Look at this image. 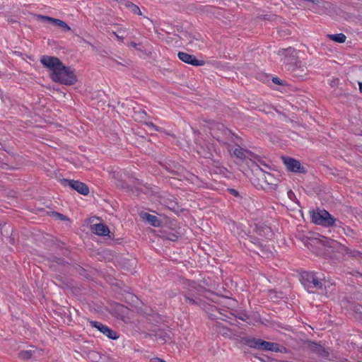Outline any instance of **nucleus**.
Returning a JSON list of instances; mask_svg holds the SVG:
<instances>
[{
  "mask_svg": "<svg viewBox=\"0 0 362 362\" xmlns=\"http://www.w3.org/2000/svg\"><path fill=\"white\" fill-rule=\"evenodd\" d=\"M245 344L250 348L262 351H279V344L267 341L261 339L250 338L245 340Z\"/></svg>",
  "mask_w": 362,
  "mask_h": 362,
  "instance_id": "20e7f679",
  "label": "nucleus"
},
{
  "mask_svg": "<svg viewBox=\"0 0 362 362\" xmlns=\"http://www.w3.org/2000/svg\"><path fill=\"white\" fill-rule=\"evenodd\" d=\"M114 311L117 317H123L127 313V308L121 304H117L114 308Z\"/></svg>",
  "mask_w": 362,
  "mask_h": 362,
  "instance_id": "a211bd4d",
  "label": "nucleus"
},
{
  "mask_svg": "<svg viewBox=\"0 0 362 362\" xmlns=\"http://www.w3.org/2000/svg\"><path fill=\"white\" fill-rule=\"evenodd\" d=\"M317 349H319L320 355H322V356H328V352L325 351L324 349H322V346H320Z\"/></svg>",
  "mask_w": 362,
  "mask_h": 362,
  "instance_id": "7c9ffc66",
  "label": "nucleus"
},
{
  "mask_svg": "<svg viewBox=\"0 0 362 362\" xmlns=\"http://www.w3.org/2000/svg\"><path fill=\"white\" fill-rule=\"evenodd\" d=\"M258 162H259V164H257H257L255 165L256 168L254 170L255 171V173H259V168H258L257 165H259L260 168H262V169H264V170H266L267 171L268 170H270V167H269V165H267V164H266L263 160H258Z\"/></svg>",
  "mask_w": 362,
  "mask_h": 362,
  "instance_id": "b1692460",
  "label": "nucleus"
},
{
  "mask_svg": "<svg viewBox=\"0 0 362 362\" xmlns=\"http://www.w3.org/2000/svg\"><path fill=\"white\" fill-rule=\"evenodd\" d=\"M177 56L181 61L193 66H203L205 64L204 61L198 60L194 55L186 52H178Z\"/></svg>",
  "mask_w": 362,
  "mask_h": 362,
  "instance_id": "9b49d317",
  "label": "nucleus"
},
{
  "mask_svg": "<svg viewBox=\"0 0 362 362\" xmlns=\"http://www.w3.org/2000/svg\"><path fill=\"white\" fill-rule=\"evenodd\" d=\"M166 169H167V170H168V171H170V172H172V173H174V170H171V169H170V168H168V167H166Z\"/></svg>",
  "mask_w": 362,
  "mask_h": 362,
  "instance_id": "09e8293b",
  "label": "nucleus"
},
{
  "mask_svg": "<svg viewBox=\"0 0 362 362\" xmlns=\"http://www.w3.org/2000/svg\"><path fill=\"white\" fill-rule=\"evenodd\" d=\"M144 218L146 221L153 226L158 227L160 226L161 221L158 218L157 216L146 213Z\"/></svg>",
  "mask_w": 362,
  "mask_h": 362,
  "instance_id": "dca6fc26",
  "label": "nucleus"
},
{
  "mask_svg": "<svg viewBox=\"0 0 362 362\" xmlns=\"http://www.w3.org/2000/svg\"><path fill=\"white\" fill-rule=\"evenodd\" d=\"M189 44L191 45L193 48H200L202 45V41L198 38L194 37L189 36Z\"/></svg>",
  "mask_w": 362,
  "mask_h": 362,
  "instance_id": "5701e85b",
  "label": "nucleus"
},
{
  "mask_svg": "<svg viewBox=\"0 0 362 362\" xmlns=\"http://www.w3.org/2000/svg\"><path fill=\"white\" fill-rule=\"evenodd\" d=\"M198 153L205 158H212L213 154L211 151L206 147L200 146L199 149L197 150Z\"/></svg>",
  "mask_w": 362,
  "mask_h": 362,
  "instance_id": "aec40b11",
  "label": "nucleus"
},
{
  "mask_svg": "<svg viewBox=\"0 0 362 362\" xmlns=\"http://www.w3.org/2000/svg\"><path fill=\"white\" fill-rule=\"evenodd\" d=\"M4 226H6V223L2 224L1 223H0V229L1 230H2Z\"/></svg>",
  "mask_w": 362,
  "mask_h": 362,
  "instance_id": "49530a36",
  "label": "nucleus"
},
{
  "mask_svg": "<svg viewBox=\"0 0 362 362\" xmlns=\"http://www.w3.org/2000/svg\"><path fill=\"white\" fill-rule=\"evenodd\" d=\"M54 25L62 28V30H64L65 32L71 30V28L69 27V25L66 23H65L64 21H63L60 19L57 18L56 21H54Z\"/></svg>",
  "mask_w": 362,
  "mask_h": 362,
  "instance_id": "4be33fe9",
  "label": "nucleus"
},
{
  "mask_svg": "<svg viewBox=\"0 0 362 362\" xmlns=\"http://www.w3.org/2000/svg\"><path fill=\"white\" fill-rule=\"evenodd\" d=\"M229 331V329L226 327H223L222 328V331H221V334L223 335H226V334H228V332Z\"/></svg>",
  "mask_w": 362,
  "mask_h": 362,
  "instance_id": "4c0bfd02",
  "label": "nucleus"
},
{
  "mask_svg": "<svg viewBox=\"0 0 362 362\" xmlns=\"http://www.w3.org/2000/svg\"><path fill=\"white\" fill-rule=\"evenodd\" d=\"M87 356L93 361L97 362L100 358L99 354L95 351H90L87 353Z\"/></svg>",
  "mask_w": 362,
  "mask_h": 362,
  "instance_id": "393cba45",
  "label": "nucleus"
},
{
  "mask_svg": "<svg viewBox=\"0 0 362 362\" xmlns=\"http://www.w3.org/2000/svg\"><path fill=\"white\" fill-rule=\"evenodd\" d=\"M185 303H189L190 305H197L198 303L197 300H195L194 298L189 297V296H187V295H185Z\"/></svg>",
  "mask_w": 362,
  "mask_h": 362,
  "instance_id": "c85d7f7f",
  "label": "nucleus"
},
{
  "mask_svg": "<svg viewBox=\"0 0 362 362\" xmlns=\"http://www.w3.org/2000/svg\"><path fill=\"white\" fill-rule=\"evenodd\" d=\"M233 153L236 158H240V160H244L247 157V154L249 153V151L239 147L234 149Z\"/></svg>",
  "mask_w": 362,
  "mask_h": 362,
  "instance_id": "f3484780",
  "label": "nucleus"
},
{
  "mask_svg": "<svg viewBox=\"0 0 362 362\" xmlns=\"http://www.w3.org/2000/svg\"><path fill=\"white\" fill-rule=\"evenodd\" d=\"M211 135L216 138L218 141H221V138L218 136V135H216L215 132H211Z\"/></svg>",
  "mask_w": 362,
  "mask_h": 362,
  "instance_id": "58836bf2",
  "label": "nucleus"
},
{
  "mask_svg": "<svg viewBox=\"0 0 362 362\" xmlns=\"http://www.w3.org/2000/svg\"><path fill=\"white\" fill-rule=\"evenodd\" d=\"M284 69L290 71L291 75L297 78H302L308 74L306 66L297 60L284 66Z\"/></svg>",
  "mask_w": 362,
  "mask_h": 362,
  "instance_id": "423d86ee",
  "label": "nucleus"
},
{
  "mask_svg": "<svg viewBox=\"0 0 362 362\" xmlns=\"http://www.w3.org/2000/svg\"><path fill=\"white\" fill-rule=\"evenodd\" d=\"M39 354V351L37 349L34 350H25L19 352L18 355L21 359L28 360L35 356L36 354Z\"/></svg>",
  "mask_w": 362,
  "mask_h": 362,
  "instance_id": "2eb2a0df",
  "label": "nucleus"
},
{
  "mask_svg": "<svg viewBox=\"0 0 362 362\" xmlns=\"http://www.w3.org/2000/svg\"><path fill=\"white\" fill-rule=\"evenodd\" d=\"M37 18L44 22L51 23L52 24H54V21L57 19V18H52L49 16H42V15L37 16Z\"/></svg>",
  "mask_w": 362,
  "mask_h": 362,
  "instance_id": "bb28decb",
  "label": "nucleus"
},
{
  "mask_svg": "<svg viewBox=\"0 0 362 362\" xmlns=\"http://www.w3.org/2000/svg\"><path fill=\"white\" fill-rule=\"evenodd\" d=\"M228 192L235 197H239V193L235 189H228Z\"/></svg>",
  "mask_w": 362,
  "mask_h": 362,
  "instance_id": "72a5a7b5",
  "label": "nucleus"
},
{
  "mask_svg": "<svg viewBox=\"0 0 362 362\" xmlns=\"http://www.w3.org/2000/svg\"><path fill=\"white\" fill-rule=\"evenodd\" d=\"M281 159L288 171L299 173H305L307 172L305 168L301 165L299 160L288 156H283Z\"/></svg>",
  "mask_w": 362,
  "mask_h": 362,
  "instance_id": "0eeeda50",
  "label": "nucleus"
},
{
  "mask_svg": "<svg viewBox=\"0 0 362 362\" xmlns=\"http://www.w3.org/2000/svg\"><path fill=\"white\" fill-rule=\"evenodd\" d=\"M338 83H339V79H338V78H332V79L330 81V83H329V84H330V86H331L332 87H335V86H337L338 85Z\"/></svg>",
  "mask_w": 362,
  "mask_h": 362,
  "instance_id": "473e14b6",
  "label": "nucleus"
},
{
  "mask_svg": "<svg viewBox=\"0 0 362 362\" xmlns=\"http://www.w3.org/2000/svg\"><path fill=\"white\" fill-rule=\"evenodd\" d=\"M52 215L56 218L62 220V221L69 220L68 218L66 216H64V215H63V214H62L60 213H58V212H55V211L52 212Z\"/></svg>",
  "mask_w": 362,
  "mask_h": 362,
  "instance_id": "cd10ccee",
  "label": "nucleus"
},
{
  "mask_svg": "<svg viewBox=\"0 0 362 362\" xmlns=\"http://www.w3.org/2000/svg\"><path fill=\"white\" fill-rule=\"evenodd\" d=\"M272 81L273 83H274L275 84H277V85H283V81L281 80H280V78H279L278 77H273L272 78Z\"/></svg>",
  "mask_w": 362,
  "mask_h": 362,
  "instance_id": "2f4dec72",
  "label": "nucleus"
},
{
  "mask_svg": "<svg viewBox=\"0 0 362 362\" xmlns=\"http://www.w3.org/2000/svg\"><path fill=\"white\" fill-rule=\"evenodd\" d=\"M257 167L259 173H257V175L262 180V187L269 190L276 189L279 180L266 170L260 168L259 165Z\"/></svg>",
  "mask_w": 362,
  "mask_h": 362,
  "instance_id": "39448f33",
  "label": "nucleus"
},
{
  "mask_svg": "<svg viewBox=\"0 0 362 362\" xmlns=\"http://www.w3.org/2000/svg\"><path fill=\"white\" fill-rule=\"evenodd\" d=\"M310 213L311 221L316 225L331 227L334 226L337 221L333 216L325 209H317V211H313Z\"/></svg>",
  "mask_w": 362,
  "mask_h": 362,
  "instance_id": "7ed1b4c3",
  "label": "nucleus"
},
{
  "mask_svg": "<svg viewBox=\"0 0 362 362\" xmlns=\"http://www.w3.org/2000/svg\"><path fill=\"white\" fill-rule=\"evenodd\" d=\"M196 283L194 281L189 282V286L195 288H196Z\"/></svg>",
  "mask_w": 362,
  "mask_h": 362,
  "instance_id": "a19ab883",
  "label": "nucleus"
},
{
  "mask_svg": "<svg viewBox=\"0 0 362 362\" xmlns=\"http://www.w3.org/2000/svg\"><path fill=\"white\" fill-rule=\"evenodd\" d=\"M290 194H293L292 191H290V192H288V195H289Z\"/></svg>",
  "mask_w": 362,
  "mask_h": 362,
  "instance_id": "3c124183",
  "label": "nucleus"
},
{
  "mask_svg": "<svg viewBox=\"0 0 362 362\" xmlns=\"http://www.w3.org/2000/svg\"><path fill=\"white\" fill-rule=\"evenodd\" d=\"M216 126L217 129L222 131L224 134L229 132V130L225 128V127L223 124H217Z\"/></svg>",
  "mask_w": 362,
  "mask_h": 362,
  "instance_id": "c756f323",
  "label": "nucleus"
},
{
  "mask_svg": "<svg viewBox=\"0 0 362 362\" xmlns=\"http://www.w3.org/2000/svg\"><path fill=\"white\" fill-rule=\"evenodd\" d=\"M295 53L296 49L292 47H289L286 49H280L277 52V54L279 56L284 57L281 61H283L284 66L296 61V56Z\"/></svg>",
  "mask_w": 362,
  "mask_h": 362,
  "instance_id": "1a4fd4ad",
  "label": "nucleus"
},
{
  "mask_svg": "<svg viewBox=\"0 0 362 362\" xmlns=\"http://www.w3.org/2000/svg\"><path fill=\"white\" fill-rule=\"evenodd\" d=\"M151 362H166L165 360L159 358H153L151 360Z\"/></svg>",
  "mask_w": 362,
  "mask_h": 362,
  "instance_id": "e433bc0d",
  "label": "nucleus"
},
{
  "mask_svg": "<svg viewBox=\"0 0 362 362\" xmlns=\"http://www.w3.org/2000/svg\"><path fill=\"white\" fill-rule=\"evenodd\" d=\"M124 5L126 7L129 8L131 11L135 14H138L139 16H141V11H140V8L138 6L135 5L131 1H125Z\"/></svg>",
  "mask_w": 362,
  "mask_h": 362,
  "instance_id": "6ab92c4d",
  "label": "nucleus"
},
{
  "mask_svg": "<svg viewBox=\"0 0 362 362\" xmlns=\"http://www.w3.org/2000/svg\"><path fill=\"white\" fill-rule=\"evenodd\" d=\"M154 336L157 340H160L163 343L168 342L170 340V332L169 330L158 329L156 332Z\"/></svg>",
  "mask_w": 362,
  "mask_h": 362,
  "instance_id": "4468645a",
  "label": "nucleus"
},
{
  "mask_svg": "<svg viewBox=\"0 0 362 362\" xmlns=\"http://www.w3.org/2000/svg\"><path fill=\"white\" fill-rule=\"evenodd\" d=\"M90 324L93 327L96 328L98 331L103 333L104 335L110 339H117L119 338V334L117 332L113 331L107 326L102 324L100 322L97 321H90Z\"/></svg>",
  "mask_w": 362,
  "mask_h": 362,
  "instance_id": "9d476101",
  "label": "nucleus"
},
{
  "mask_svg": "<svg viewBox=\"0 0 362 362\" xmlns=\"http://www.w3.org/2000/svg\"><path fill=\"white\" fill-rule=\"evenodd\" d=\"M109 1H110L111 0H108ZM113 1H116V2H122V1H125L124 0H112Z\"/></svg>",
  "mask_w": 362,
  "mask_h": 362,
  "instance_id": "de8ad7c7",
  "label": "nucleus"
},
{
  "mask_svg": "<svg viewBox=\"0 0 362 362\" xmlns=\"http://www.w3.org/2000/svg\"><path fill=\"white\" fill-rule=\"evenodd\" d=\"M40 62L50 71V78L56 83L66 86H71L76 83L77 76L69 66H64L62 62L55 57L42 56Z\"/></svg>",
  "mask_w": 362,
  "mask_h": 362,
  "instance_id": "f257e3e1",
  "label": "nucleus"
},
{
  "mask_svg": "<svg viewBox=\"0 0 362 362\" xmlns=\"http://www.w3.org/2000/svg\"><path fill=\"white\" fill-rule=\"evenodd\" d=\"M300 282L309 293H322L326 289L325 281L312 272H303L300 274Z\"/></svg>",
  "mask_w": 362,
  "mask_h": 362,
  "instance_id": "f03ea898",
  "label": "nucleus"
},
{
  "mask_svg": "<svg viewBox=\"0 0 362 362\" xmlns=\"http://www.w3.org/2000/svg\"><path fill=\"white\" fill-rule=\"evenodd\" d=\"M114 62H115L117 64H122V63L118 62H117V61H116V60H115V59H114Z\"/></svg>",
  "mask_w": 362,
  "mask_h": 362,
  "instance_id": "8fccbe9b",
  "label": "nucleus"
},
{
  "mask_svg": "<svg viewBox=\"0 0 362 362\" xmlns=\"http://www.w3.org/2000/svg\"><path fill=\"white\" fill-rule=\"evenodd\" d=\"M83 42H84L85 43H86V44H88V45H90L93 48H95V47H94V46H93L90 42H88L87 40H84V39H83Z\"/></svg>",
  "mask_w": 362,
  "mask_h": 362,
  "instance_id": "c03bdc74",
  "label": "nucleus"
},
{
  "mask_svg": "<svg viewBox=\"0 0 362 362\" xmlns=\"http://www.w3.org/2000/svg\"><path fill=\"white\" fill-rule=\"evenodd\" d=\"M145 124H146L147 126H148V127H153L154 129H156V130H157V131L158 130V128H157V127H156L153 123H152L151 122H145Z\"/></svg>",
  "mask_w": 362,
  "mask_h": 362,
  "instance_id": "c9c22d12",
  "label": "nucleus"
},
{
  "mask_svg": "<svg viewBox=\"0 0 362 362\" xmlns=\"http://www.w3.org/2000/svg\"><path fill=\"white\" fill-rule=\"evenodd\" d=\"M139 185L140 182L137 180L136 183L132 186L129 184H127L125 182L122 180H118L117 182V187L125 189L127 192H131L133 194H136V195L139 194Z\"/></svg>",
  "mask_w": 362,
  "mask_h": 362,
  "instance_id": "f8f14e48",
  "label": "nucleus"
},
{
  "mask_svg": "<svg viewBox=\"0 0 362 362\" xmlns=\"http://www.w3.org/2000/svg\"><path fill=\"white\" fill-rule=\"evenodd\" d=\"M114 35L116 36V37L120 40H122L124 39L123 37L119 36L116 33H114Z\"/></svg>",
  "mask_w": 362,
  "mask_h": 362,
  "instance_id": "37998d69",
  "label": "nucleus"
},
{
  "mask_svg": "<svg viewBox=\"0 0 362 362\" xmlns=\"http://www.w3.org/2000/svg\"><path fill=\"white\" fill-rule=\"evenodd\" d=\"M328 37L332 40H333L334 42H339V43L344 42L346 41V35L344 34H343V33H338V34H334V35H328Z\"/></svg>",
  "mask_w": 362,
  "mask_h": 362,
  "instance_id": "412c9836",
  "label": "nucleus"
},
{
  "mask_svg": "<svg viewBox=\"0 0 362 362\" xmlns=\"http://www.w3.org/2000/svg\"><path fill=\"white\" fill-rule=\"evenodd\" d=\"M62 183L64 186H69L71 189L77 191L81 194L87 195L89 193L88 187L85 183L78 180L63 179Z\"/></svg>",
  "mask_w": 362,
  "mask_h": 362,
  "instance_id": "6e6552de",
  "label": "nucleus"
},
{
  "mask_svg": "<svg viewBox=\"0 0 362 362\" xmlns=\"http://www.w3.org/2000/svg\"><path fill=\"white\" fill-rule=\"evenodd\" d=\"M254 240H255V242L250 241V243H252V244H254L255 245H257V246H258V247H262V245L260 244V243H259V242L257 241V240H256V239H254Z\"/></svg>",
  "mask_w": 362,
  "mask_h": 362,
  "instance_id": "ea45409f",
  "label": "nucleus"
},
{
  "mask_svg": "<svg viewBox=\"0 0 362 362\" xmlns=\"http://www.w3.org/2000/svg\"><path fill=\"white\" fill-rule=\"evenodd\" d=\"M147 117V114L144 110H139L138 112H135V119H139L141 122L144 120Z\"/></svg>",
  "mask_w": 362,
  "mask_h": 362,
  "instance_id": "a878e982",
  "label": "nucleus"
},
{
  "mask_svg": "<svg viewBox=\"0 0 362 362\" xmlns=\"http://www.w3.org/2000/svg\"><path fill=\"white\" fill-rule=\"evenodd\" d=\"M130 45L134 48H137V44L134 42H131Z\"/></svg>",
  "mask_w": 362,
  "mask_h": 362,
  "instance_id": "79ce46f5",
  "label": "nucleus"
},
{
  "mask_svg": "<svg viewBox=\"0 0 362 362\" xmlns=\"http://www.w3.org/2000/svg\"><path fill=\"white\" fill-rule=\"evenodd\" d=\"M358 86H359V90L361 93H362V83L359 82Z\"/></svg>",
  "mask_w": 362,
  "mask_h": 362,
  "instance_id": "a18cd8bd",
  "label": "nucleus"
},
{
  "mask_svg": "<svg viewBox=\"0 0 362 362\" xmlns=\"http://www.w3.org/2000/svg\"><path fill=\"white\" fill-rule=\"evenodd\" d=\"M259 359L263 362H272L274 361V359L269 358V357H264V358H259Z\"/></svg>",
  "mask_w": 362,
  "mask_h": 362,
  "instance_id": "f704fd0d",
  "label": "nucleus"
},
{
  "mask_svg": "<svg viewBox=\"0 0 362 362\" xmlns=\"http://www.w3.org/2000/svg\"><path fill=\"white\" fill-rule=\"evenodd\" d=\"M92 231L98 235H108L110 230L107 226L103 223H97L91 226Z\"/></svg>",
  "mask_w": 362,
  "mask_h": 362,
  "instance_id": "ddd939ff",
  "label": "nucleus"
}]
</instances>
